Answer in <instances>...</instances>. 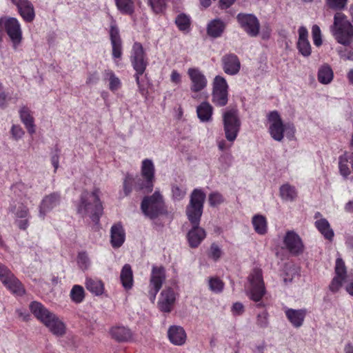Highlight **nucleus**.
<instances>
[{"label": "nucleus", "instance_id": "27", "mask_svg": "<svg viewBox=\"0 0 353 353\" xmlns=\"http://www.w3.org/2000/svg\"><path fill=\"white\" fill-rule=\"evenodd\" d=\"M213 113V107L208 101L202 102L196 108V114L198 118L202 122H209L212 120Z\"/></svg>", "mask_w": 353, "mask_h": 353}, {"label": "nucleus", "instance_id": "4", "mask_svg": "<svg viewBox=\"0 0 353 353\" xmlns=\"http://www.w3.org/2000/svg\"><path fill=\"white\" fill-rule=\"evenodd\" d=\"M130 61L134 70L136 71L134 78L138 86V90L143 97H146L148 90L141 82L140 77L145 72L148 61L141 43L135 42L133 44L130 54Z\"/></svg>", "mask_w": 353, "mask_h": 353}, {"label": "nucleus", "instance_id": "23", "mask_svg": "<svg viewBox=\"0 0 353 353\" xmlns=\"http://www.w3.org/2000/svg\"><path fill=\"white\" fill-rule=\"evenodd\" d=\"M18 11L26 22H32L35 17L32 3L28 0H20L18 3Z\"/></svg>", "mask_w": 353, "mask_h": 353}, {"label": "nucleus", "instance_id": "35", "mask_svg": "<svg viewBox=\"0 0 353 353\" xmlns=\"http://www.w3.org/2000/svg\"><path fill=\"white\" fill-rule=\"evenodd\" d=\"M254 230L259 234H265L267 232V221L265 216L260 214L254 215L252 220Z\"/></svg>", "mask_w": 353, "mask_h": 353}, {"label": "nucleus", "instance_id": "2", "mask_svg": "<svg viewBox=\"0 0 353 353\" xmlns=\"http://www.w3.org/2000/svg\"><path fill=\"white\" fill-rule=\"evenodd\" d=\"M99 194V189H95L91 192L84 190L81 194L77 205V213L82 217H90L95 224L99 223L103 210Z\"/></svg>", "mask_w": 353, "mask_h": 353}, {"label": "nucleus", "instance_id": "51", "mask_svg": "<svg viewBox=\"0 0 353 353\" xmlns=\"http://www.w3.org/2000/svg\"><path fill=\"white\" fill-rule=\"evenodd\" d=\"M10 132L12 138L15 141L21 139L25 133L21 127L19 125H13L11 128Z\"/></svg>", "mask_w": 353, "mask_h": 353}, {"label": "nucleus", "instance_id": "22", "mask_svg": "<svg viewBox=\"0 0 353 353\" xmlns=\"http://www.w3.org/2000/svg\"><path fill=\"white\" fill-rule=\"evenodd\" d=\"M60 196L57 193L46 196L39 206V216L43 219L46 214L56 207L59 203Z\"/></svg>", "mask_w": 353, "mask_h": 353}, {"label": "nucleus", "instance_id": "64", "mask_svg": "<svg viewBox=\"0 0 353 353\" xmlns=\"http://www.w3.org/2000/svg\"><path fill=\"white\" fill-rule=\"evenodd\" d=\"M344 353H353V344L347 343L344 347Z\"/></svg>", "mask_w": 353, "mask_h": 353}, {"label": "nucleus", "instance_id": "48", "mask_svg": "<svg viewBox=\"0 0 353 353\" xmlns=\"http://www.w3.org/2000/svg\"><path fill=\"white\" fill-rule=\"evenodd\" d=\"M210 289L215 292H220L222 291L223 288V282L216 278H212L209 281Z\"/></svg>", "mask_w": 353, "mask_h": 353}, {"label": "nucleus", "instance_id": "45", "mask_svg": "<svg viewBox=\"0 0 353 353\" xmlns=\"http://www.w3.org/2000/svg\"><path fill=\"white\" fill-rule=\"evenodd\" d=\"M256 323L260 328H266L269 325L268 313L263 311L259 314L256 316Z\"/></svg>", "mask_w": 353, "mask_h": 353}, {"label": "nucleus", "instance_id": "62", "mask_svg": "<svg viewBox=\"0 0 353 353\" xmlns=\"http://www.w3.org/2000/svg\"><path fill=\"white\" fill-rule=\"evenodd\" d=\"M235 0H220V6L221 8H228L232 6Z\"/></svg>", "mask_w": 353, "mask_h": 353}, {"label": "nucleus", "instance_id": "41", "mask_svg": "<svg viewBox=\"0 0 353 353\" xmlns=\"http://www.w3.org/2000/svg\"><path fill=\"white\" fill-rule=\"evenodd\" d=\"M166 0H148V4L152 11L156 13H161L165 8Z\"/></svg>", "mask_w": 353, "mask_h": 353}, {"label": "nucleus", "instance_id": "44", "mask_svg": "<svg viewBox=\"0 0 353 353\" xmlns=\"http://www.w3.org/2000/svg\"><path fill=\"white\" fill-rule=\"evenodd\" d=\"M297 48L300 53L304 57H308L311 54V46L308 40L298 41Z\"/></svg>", "mask_w": 353, "mask_h": 353}, {"label": "nucleus", "instance_id": "17", "mask_svg": "<svg viewBox=\"0 0 353 353\" xmlns=\"http://www.w3.org/2000/svg\"><path fill=\"white\" fill-rule=\"evenodd\" d=\"M283 242L290 253L299 254L303 252V245L301 239L294 232H287Z\"/></svg>", "mask_w": 353, "mask_h": 353}, {"label": "nucleus", "instance_id": "26", "mask_svg": "<svg viewBox=\"0 0 353 353\" xmlns=\"http://www.w3.org/2000/svg\"><path fill=\"white\" fill-rule=\"evenodd\" d=\"M111 244L113 248L121 247L125 241V232L120 224H116L111 228Z\"/></svg>", "mask_w": 353, "mask_h": 353}, {"label": "nucleus", "instance_id": "61", "mask_svg": "<svg viewBox=\"0 0 353 353\" xmlns=\"http://www.w3.org/2000/svg\"><path fill=\"white\" fill-rule=\"evenodd\" d=\"M7 96L4 92H0V108L4 109L7 107Z\"/></svg>", "mask_w": 353, "mask_h": 353}, {"label": "nucleus", "instance_id": "42", "mask_svg": "<svg viewBox=\"0 0 353 353\" xmlns=\"http://www.w3.org/2000/svg\"><path fill=\"white\" fill-rule=\"evenodd\" d=\"M77 263L79 268L83 270H88L90 265V261L85 252H79L77 256Z\"/></svg>", "mask_w": 353, "mask_h": 353}, {"label": "nucleus", "instance_id": "33", "mask_svg": "<svg viewBox=\"0 0 353 353\" xmlns=\"http://www.w3.org/2000/svg\"><path fill=\"white\" fill-rule=\"evenodd\" d=\"M318 80L322 84H329L333 79L334 73L328 64H323L318 70Z\"/></svg>", "mask_w": 353, "mask_h": 353}, {"label": "nucleus", "instance_id": "63", "mask_svg": "<svg viewBox=\"0 0 353 353\" xmlns=\"http://www.w3.org/2000/svg\"><path fill=\"white\" fill-rule=\"evenodd\" d=\"M265 348V342L261 343V344L256 346L255 349L253 350L254 353H263V351Z\"/></svg>", "mask_w": 353, "mask_h": 353}, {"label": "nucleus", "instance_id": "20", "mask_svg": "<svg viewBox=\"0 0 353 353\" xmlns=\"http://www.w3.org/2000/svg\"><path fill=\"white\" fill-rule=\"evenodd\" d=\"M176 297L174 290L171 288L164 289L159 301L160 310L165 312H170L174 303Z\"/></svg>", "mask_w": 353, "mask_h": 353}, {"label": "nucleus", "instance_id": "24", "mask_svg": "<svg viewBox=\"0 0 353 353\" xmlns=\"http://www.w3.org/2000/svg\"><path fill=\"white\" fill-rule=\"evenodd\" d=\"M168 335L170 342L174 345H181L185 341V332L180 326H171L168 330Z\"/></svg>", "mask_w": 353, "mask_h": 353}, {"label": "nucleus", "instance_id": "46", "mask_svg": "<svg viewBox=\"0 0 353 353\" xmlns=\"http://www.w3.org/2000/svg\"><path fill=\"white\" fill-rule=\"evenodd\" d=\"M208 201L210 206L215 207L223 202V197L222 194L217 192H212L208 196Z\"/></svg>", "mask_w": 353, "mask_h": 353}, {"label": "nucleus", "instance_id": "15", "mask_svg": "<svg viewBox=\"0 0 353 353\" xmlns=\"http://www.w3.org/2000/svg\"><path fill=\"white\" fill-rule=\"evenodd\" d=\"M268 120L270 122L269 131L271 137L277 141L283 139L284 125L276 111H272L269 114Z\"/></svg>", "mask_w": 353, "mask_h": 353}, {"label": "nucleus", "instance_id": "19", "mask_svg": "<svg viewBox=\"0 0 353 353\" xmlns=\"http://www.w3.org/2000/svg\"><path fill=\"white\" fill-rule=\"evenodd\" d=\"M223 69L230 75L236 74L240 70L241 63L239 58L234 54H225L222 57Z\"/></svg>", "mask_w": 353, "mask_h": 353}, {"label": "nucleus", "instance_id": "8", "mask_svg": "<svg viewBox=\"0 0 353 353\" xmlns=\"http://www.w3.org/2000/svg\"><path fill=\"white\" fill-rule=\"evenodd\" d=\"M223 128L225 138L233 142L238 135L241 128V121L236 109L226 110L223 114Z\"/></svg>", "mask_w": 353, "mask_h": 353}, {"label": "nucleus", "instance_id": "3", "mask_svg": "<svg viewBox=\"0 0 353 353\" xmlns=\"http://www.w3.org/2000/svg\"><path fill=\"white\" fill-rule=\"evenodd\" d=\"M30 308L32 314L54 335L62 336L65 334V328L63 323L41 303L33 301L30 303Z\"/></svg>", "mask_w": 353, "mask_h": 353}, {"label": "nucleus", "instance_id": "1", "mask_svg": "<svg viewBox=\"0 0 353 353\" xmlns=\"http://www.w3.org/2000/svg\"><path fill=\"white\" fill-rule=\"evenodd\" d=\"M205 199V193L201 190L194 189L190 194V203L186 207V215L192 225V229L187 234L191 248L198 247L206 236L205 230L199 226Z\"/></svg>", "mask_w": 353, "mask_h": 353}, {"label": "nucleus", "instance_id": "38", "mask_svg": "<svg viewBox=\"0 0 353 353\" xmlns=\"http://www.w3.org/2000/svg\"><path fill=\"white\" fill-rule=\"evenodd\" d=\"M280 196L283 200L292 201L296 197V192L294 187L287 183L281 186Z\"/></svg>", "mask_w": 353, "mask_h": 353}, {"label": "nucleus", "instance_id": "53", "mask_svg": "<svg viewBox=\"0 0 353 353\" xmlns=\"http://www.w3.org/2000/svg\"><path fill=\"white\" fill-rule=\"evenodd\" d=\"M221 255V250L216 243H212L210 246V256L214 260H218Z\"/></svg>", "mask_w": 353, "mask_h": 353}, {"label": "nucleus", "instance_id": "57", "mask_svg": "<svg viewBox=\"0 0 353 353\" xmlns=\"http://www.w3.org/2000/svg\"><path fill=\"white\" fill-rule=\"evenodd\" d=\"M308 32L304 26H301L299 29V40L298 41H307Z\"/></svg>", "mask_w": 353, "mask_h": 353}, {"label": "nucleus", "instance_id": "39", "mask_svg": "<svg viewBox=\"0 0 353 353\" xmlns=\"http://www.w3.org/2000/svg\"><path fill=\"white\" fill-rule=\"evenodd\" d=\"M70 298L76 303H81L85 298V292L82 286L74 285L70 291Z\"/></svg>", "mask_w": 353, "mask_h": 353}, {"label": "nucleus", "instance_id": "43", "mask_svg": "<svg viewBox=\"0 0 353 353\" xmlns=\"http://www.w3.org/2000/svg\"><path fill=\"white\" fill-rule=\"evenodd\" d=\"M339 165L341 174L346 178L350 174V170L347 165V158L345 155L339 157Z\"/></svg>", "mask_w": 353, "mask_h": 353}, {"label": "nucleus", "instance_id": "58", "mask_svg": "<svg viewBox=\"0 0 353 353\" xmlns=\"http://www.w3.org/2000/svg\"><path fill=\"white\" fill-rule=\"evenodd\" d=\"M340 57L344 60H353V52L351 50H339Z\"/></svg>", "mask_w": 353, "mask_h": 353}, {"label": "nucleus", "instance_id": "52", "mask_svg": "<svg viewBox=\"0 0 353 353\" xmlns=\"http://www.w3.org/2000/svg\"><path fill=\"white\" fill-rule=\"evenodd\" d=\"M327 3L332 9L341 10L345 6L347 0H327Z\"/></svg>", "mask_w": 353, "mask_h": 353}, {"label": "nucleus", "instance_id": "30", "mask_svg": "<svg viewBox=\"0 0 353 353\" xmlns=\"http://www.w3.org/2000/svg\"><path fill=\"white\" fill-rule=\"evenodd\" d=\"M111 335L116 341L119 342H127L131 340L132 336V332L125 327H116L111 330Z\"/></svg>", "mask_w": 353, "mask_h": 353}, {"label": "nucleus", "instance_id": "40", "mask_svg": "<svg viewBox=\"0 0 353 353\" xmlns=\"http://www.w3.org/2000/svg\"><path fill=\"white\" fill-rule=\"evenodd\" d=\"M175 23L181 31H186L190 28V19L185 14L181 13L176 17Z\"/></svg>", "mask_w": 353, "mask_h": 353}, {"label": "nucleus", "instance_id": "21", "mask_svg": "<svg viewBox=\"0 0 353 353\" xmlns=\"http://www.w3.org/2000/svg\"><path fill=\"white\" fill-rule=\"evenodd\" d=\"M285 316L290 323L296 328L301 327L307 314L306 309L295 310L288 308L285 311Z\"/></svg>", "mask_w": 353, "mask_h": 353}, {"label": "nucleus", "instance_id": "47", "mask_svg": "<svg viewBox=\"0 0 353 353\" xmlns=\"http://www.w3.org/2000/svg\"><path fill=\"white\" fill-rule=\"evenodd\" d=\"M172 194L174 199L180 201L185 196L186 191L184 188L174 184L172 186Z\"/></svg>", "mask_w": 353, "mask_h": 353}, {"label": "nucleus", "instance_id": "13", "mask_svg": "<svg viewBox=\"0 0 353 353\" xmlns=\"http://www.w3.org/2000/svg\"><path fill=\"white\" fill-rule=\"evenodd\" d=\"M236 19L241 27L249 36L255 37L259 34L260 23L254 14L239 13Z\"/></svg>", "mask_w": 353, "mask_h": 353}, {"label": "nucleus", "instance_id": "6", "mask_svg": "<svg viewBox=\"0 0 353 353\" xmlns=\"http://www.w3.org/2000/svg\"><path fill=\"white\" fill-rule=\"evenodd\" d=\"M143 213L151 219L158 217L166 212L162 195L159 191L149 196H145L141 202Z\"/></svg>", "mask_w": 353, "mask_h": 353}, {"label": "nucleus", "instance_id": "28", "mask_svg": "<svg viewBox=\"0 0 353 353\" xmlns=\"http://www.w3.org/2000/svg\"><path fill=\"white\" fill-rule=\"evenodd\" d=\"M225 28V23L219 19H215L211 21L207 28V32L209 36L217 38L221 37Z\"/></svg>", "mask_w": 353, "mask_h": 353}, {"label": "nucleus", "instance_id": "25", "mask_svg": "<svg viewBox=\"0 0 353 353\" xmlns=\"http://www.w3.org/2000/svg\"><path fill=\"white\" fill-rule=\"evenodd\" d=\"M20 119L30 134L35 133V125L31 111L26 106H23L19 110Z\"/></svg>", "mask_w": 353, "mask_h": 353}, {"label": "nucleus", "instance_id": "16", "mask_svg": "<svg viewBox=\"0 0 353 353\" xmlns=\"http://www.w3.org/2000/svg\"><path fill=\"white\" fill-rule=\"evenodd\" d=\"M335 274L336 276L329 286L332 292H336L340 289L347 276L345 263L341 258H338L336 261Z\"/></svg>", "mask_w": 353, "mask_h": 353}, {"label": "nucleus", "instance_id": "60", "mask_svg": "<svg viewBox=\"0 0 353 353\" xmlns=\"http://www.w3.org/2000/svg\"><path fill=\"white\" fill-rule=\"evenodd\" d=\"M170 79L172 83L179 84L181 82V76L176 70H173L171 73Z\"/></svg>", "mask_w": 353, "mask_h": 353}, {"label": "nucleus", "instance_id": "18", "mask_svg": "<svg viewBox=\"0 0 353 353\" xmlns=\"http://www.w3.org/2000/svg\"><path fill=\"white\" fill-rule=\"evenodd\" d=\"M110 39L114 59H121L122 56V41L119 30L115 24L112 23L110 30Z\"/></svg>", "mask_w": 353, "mask_h": 353}, {"label": "nucleus", "instance_id": "5", "mask_svg": "<svg viewBox=\"0 0 353 353\" xmlns=\"http://www.w3.org/2000/svg\"><path fill=\"white\" fill-rule=\"evenodd\" d=\"M334 35L337 41L344 46L353 41V27L344 14L338 12L334 18Z\"/></svg>", "mask_w": 353, "mask_h": 353}, {"label": "nucleus", "instance_id": "29", "mask_svg": "<svg viewBox=\"0 0 353 353\" xmlns=\"http://www.w3.org/2000/svg\"><path fill=\"white\" fill-rule=\"evenodd\" d=\"M315 226L325 239L330 241L333 240L334 233L327 219H320L317 220L315 221Z\"/></svg>", "mask_w": 353, "mask_h": 353}, {"label": "nucleus", "instance_id": "54", "mask_svg": "<svg viewBox=\"0 0 353 353\" xmlns=\"http://www.w3.org/2000/svg\"><path fill=\"white\" fill-rule=\"evenodd\" d=\"M28 208L23 205L19 206L16 212V216L19 218H26L28 216Z\"/></svg>", "mask_w": 353, "mask_h": 353}, {"label": "nucleus", "instance_id": "55", "mask_svg": "<svg viewBox=\"0 0 353 353\" xmlns=\"http://www.w3.org/2000/svg\"><path fill=\"white\" fill-rule=\"evenodd\" d=\"M284 132L286 133L288 137L292 138L294 137L295 132L294 126L292 123H288L284 125Z\"/></svg>", "mask_w": 353, "mask_h": 353}, {"label": "nucleus", "instance_id": "32", "mask_svg": "<svg viewBox=\"0 0 353 353\" xmlns=\"http://www.w3.org/2000/svg\"><path fill=\"white\" fill-rule=\"evenodd\" d=\"M141 176L148 179L147 183L151 187V181H154V165L152 160L146 159L142 161Z\"/></svg>", "mask_w": 353, "mask_h": 353}, {"label": "nucleus", "instance_id": "14", "mask_svg": "<svg viewBox=\"0 0 353 353\" xmlns=\"http://www.w3.org/2000/svg\"><path fill=\"white\" fill-rule=\"evenodd\" d=\"M188 74L190 80V89L191 92L198 93L207 87V78L199 68H189L188 70Z\"/></svg>", "mask_w": 353, "mask_h": 353}, {"label": "nucleus", "instance_id": "11", "mask_svg": "<svg viewBox=\"0 0 353 353\" xmlns=\"http://www.w3.org/2000/svg\"><path fill=\"white\" fill-rule=\"evenodd\" d=\"M165 280V271L162 266L153 265L150 279L148 296L152 301H154L157 294L162 287Z\"/></svg>", "mask_w": 353, "mask_h": 353}, {"label": "nucleus", "instance_id": "36", "mask_svg": "<svg viewBox=\"0 0 353 353\" xmlns=\"http://www.w3.org/2000/svg\"><path fill=\"white\" fill-rule=\"evenodd\" d=\"M103 75L105 79H108L109 89L112 92H115L121 88V82L112 70H105Z\"/></svg>", "mask_w": 353, "mask_h": 353}, {"label": "nucleus", "instance_id": "56", "mask_svg": "<svg viewBox=\"0 0 353 353\" xmlns=\"http://www.w3.org/2000/svg\"><path fill=\"white\" fill-rule=\"evenodd\" d=\"M244 312V306L241 303L236 302L232 305V312L234 314L240 315Z\"/></svg>", "mask_w": 353, "mask_h": 353}, {"label": "nucleus", "instance_id": "50", "mask_svg": "<svg viewBox=\"0 0 353 353\" xmlns=\"http://www.w3.org/2000/svg\"><path fill=\"white\" fill-rule=\"evenodd\" d=\"M134 178L132 176L128 174L123 181V192L125 196H128L130 193L132 192V185Z\"/></svg>", "mask_w": 353, "mask_h": 353}, {"label": "nucleus", "instance_id": "37", "mask_svg": "<svg viewBox=\"0 0 353 353\" xmlns=\"http://www.w3.org/2000/svg\"><path fill=\"white\" fill-rule=\"evenodd\" d=\"M134 189L136 190H142L144 193H149L152 192L153 188V181H151V187L147 183L148 179L141 176H137L133 180Z\"/></svg>", "mask_w": 353, "mask_h": 353}, {"label": "nucleus", "instance_id": "10", "mask_svg": "<svg viewBox=\"0 0 353 353\" xmlns=\"http://www.w3.org/2000/svg\"><path fill=\"white\" fill-rule=\"evenodd\" d=\"M4 28L14 44L21 42L22 32L19 22L16 18L9 17L0 19V42L2 41Z\"/></svg>", "mask_w": 353, "mask_h": 353}, {"label": "nucleus", "instance_id": "49", "mask_svg": "<svg viewBox=\"0 0 353 353\" xmlns=\"http://www.w3.org/2000/svg\"><path fill=\"white\" fill-rule=\"evenodd\" d=\"M312 34L314 44L316 46H320L322 44L321 33L320 28L317 25L312 26Z\"/></svg>", "mask_w": 353, "mask_h": 353}, {"label": "nucleus", "instance_id": "59", "mask_svg": "<svg viewBox=\"0 0 353 353\" xmlns=\"http://www.w3.org/2000/svg\"><path fill=\"white\" fill-rule=\"evenodd\" d=\"M99 80L98 74L97 72L90 73L88 74V77L86 80V84L90 85V84H95L97 83Z\"/></svg>", "mask_w": 353, "mask_h": 353}, {"label": "nucleus", "instance_id": "7", "mask_svg": "<svg viewBox=\"0 0 353 353\" xmlns=\"http://www.w3.org/2000/svg\"><path fill=\"white\" fill-rule=\"evenodd\" d=\"M245 294L253 301L260 302L265 294L262 271L255 268L248 276V284L245 287Z\"/></svg>", "mask_w": 353, "mask_h": 353}, {"label": "nucleus", "instance_id": "31", "mask_svg": "<svg viewBox=\"0 0 353 353\" xmlns=\"http://www.w3.org/2000/svg\"><path fill=\"white\" fill-rule=\"evenodd\" d=\"M120 279L123 287L125 290H130L133 285V273L131 266L129 264H125L121 272Z\"/></svg>", "mask_w": 353, "mask_h": 353}, {"label": "nucleus", "instance_id": "9", "mask_svg": "<svg viewBox=\"0 0 353 353\" xmlns=\"http://www.w3.org/2000/svg\"><path fill=\"white\" fill-rule=\"evenodd\" d=\"M228 85L221 76L217 75L212 82V102L217 107H223L228 101Z\"/></svg>", "mask_w": 353, "mask_h": 353}, {"label": "nucleus", "instance_id": "34", "mask_svg": "<svg viewBox=\"0 0 353 353\" xmlns=\"http://www.w3.org/2000/svg\"><path fill=\"white\" fill-rule=\"evenodd\" d=\"M85 287L88 291L96 296L101 295L104 292L103 283L97 279L87 278Z\"/></svg>", "mask_w": 353, "mask_h": 353}, {"label": "nucleus", "instance_id": "12", "mask_svg": "<svg viewBox=\"0 0 353 353\" xmlns=\"http://www.w3.org/2000/svg\"><path fill=\"white\" fill-rule=\"evenodd\" d=\"M0 280L11 292L17 295H22L25 290L21 282L3 265L0 263Z\"/></svg>", "mask_w": 353, "mask_h": 353}]
</instances>
